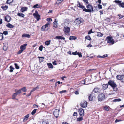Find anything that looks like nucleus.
<instances>
[{"label":"nucleus","mask_w":124,"mask_h":124,"mask_svg":"<svg viewBox=\"0 0 124 124\" xmlns=\"http://www.w3.org/2000/svg\"><path fill=\"white\" fill-rule=\"evenodd\" d=\"M42 124H49V123L46 121H44L42 122Z\"/></svg>","instance_id":"69168bd1"},{"label":"nucleus","mask_w":124,"mask_h":124,"mask_svg":"<svg viewBox=\"0 0 124 124\" xmlns=\"http://www.w3.org/2000/svg\"><path fill=\"white\" fill-rule=\"evenodd\" d=\"M3 34H4L5 35L8 34V32L7 31H5L3 32Z\"/></svg>","instance_id":"680f3d73"},{"label":"nucleus","mask_w":124,"mask_h":124,"mask_svg":"<svg viewBox=\"0 0 124 124\" xmlns=\"http://www.w3.org/2000/svg\"><path fill=\"white\" fill-rule=\"evenodd\" d=\"M29 117V114H27L24 117L23 119V122H24L27 121Z\"/></svg>","instance_id":"412c9836"},{"label":"nucleus","mask_w":124,"mask_h":124,"mask_svg":"<svg viewBox=\"0 0 124 124\" xmlns=\"http://www.w3.org/2000/svg\"><path fill=\"white\" fill-rule=\"evenodd\" d=\"M119 6L122 8H124V3L123 2L119 4Z\"/></svg>","instance_id":"c03bdc74"},{"label":"nucleus","mask_w":124,"mask_h":124,"mask_svg":"<svg viewBox=\"0 0 124 124\" xmlns=\"http://www.w3.org/2000/svg\"><path fill=\"white\" fill-rule=\"evenodd\" d=\"M37 110V109H35L33 110L31 114L32 115H34L36 112V111Z\"/></svg>","instance_id":"a18cd8bd"},{"label":"nucleus","mask_w":124,"mask_h":124,"mask_svg":"<svg viewBox=\"0 0 124 124\" xmlns=\"http://www.w3.org/2000/svg\"><path fill=\"white\" fill-rule=\"evenodd\" d=\"M75 23L77 24H79L82 22V21L80 19L78 18L76 19L75 21Z\"/></svg>","instance_id":"2eb2a0df"},{"label":"nucleus","mask_w":124,"mask_h":124,"mask_svg":"<svg viewBox=\"0 0 124 124\" xmlns=\"http://www.w3.org/2000/svg\"><path fill=\"white\" fill-rule=\"evenodd\" d=\"M66 78V77L65 76H62L61 77V79L62 80H64V78Z\"/></svg>","instance_id":"338daca9"},{"label":"nucleus","mask_w":124,"mask_h":124,"mask_svg":"<svg viewBox=\"0 0 124 124\" xmlns=\"http://www.w3.org/2000/svg\"><path fill=\"white\" fill-rule=\"evenodd\" d=\"M108 84H104L102 85V87L103 89L105 90L108 88Z\"/></svg>","instance_id":"a211bd4d"},{"label":"nucleus","mask_w":124,"mask_h":124,"mask_svg":"<svg viewBox=\"0 0 124 124\" xmlns=\"http://www.w3.org/2000/svg\"><path fill=\"white\" fill-rule=\"evenodd\" d=\"M121 100L120 98L116 99L113 100V101L114 102H119L121 101Z\"/></svg>","instance_id":"c9c22d12"},{"label":"nucleus","mask_w":124,"mask_h":124,"mask_svg":"<svg viewBox=\"0 0 124 124\" xmlns=\"http://www.w3.org/2000/svg\"><path fill=\"white\" fill-rule=\"evenodd\" d=\"M79 115L81 116L82 117L84 115V111L83 108H81L78 110Z\"/></svg>","instance_id":"4468645a"},{"label":"nucleus","mask_w":124,"mask_h":124,"mask_svg":"<svg viewBox=\"0 0 124 124\" xmlns=\"http://www.w3.org/2000/svg\"><path fill=\"white\" fill-rule=\"evenodd\" d=\"M98 34L97 36L99 37H102L103 36V34L100 32H97Z\"/></svg>","instance_id":"72a5a7b5"},{"label":"nucleus","mask_w":124,"mask_h":124,"mask_svg":"<svg viewBox=\"0 0 124 124\" xmlns=\"http://www.w3.org/2000/svg\"><path fill=\"white\" fill-rule=\"evenodd\" d=\"M105 20L108 22H110V18H107L106 19H105Z\"/></svg>","instance_id":"0e129e2a"},{"label":"nucleus","mask_w":124,"mask_h":124,"mask_svg":"<svg viewBox=\"0 0 124 124\" xmlns=\"http://www.w3.org/2000/svg\"><path fill=\"white\" fill-rule=\"evenodd\" d=\"M51 41L49 40L48 41H47L45 42V45H46L47 46L49 45Z\"/></svg>","instance_id":"f704fd0d"},{"label":"nucleus","mask_w":124,"mask_h":124,"mask_svg":"<svg viewBox=\"0 0 124 124\" xmlns=\"http://www.w3.org/2000/svg\"><path fill=\"white\" fill-rule=\"evenodd\" d=\"M43 46L41 45L39 47V49L41 51H42L43 50Z\"/></svg>","instance_id":"09e8293b"},{"label":"nucleus","mask_w":124,"mask_h":124,"mask_svg":"<svg viewBox=\"0 0 124 124\" xmlns=\"http://www.w3.org/2000/svg\"><path fill=\"white\" fill-rule=\"evenodd\" d=\"M107 42L108 43L113 44L114 43L113 39H112V37L111 36H107L106 38Z\"/></svg>","instance_id":"20e7f679"},{"label":"nucleus","mask_w":124,"mask_h":124,"mask_svg":"<svg viewBox=\"0 0 124 124\" xmlns=\"http://www.w3.org/2000/svg\"><path fill=\"white\" fill-rule=\"evenodd\" d=\"M3 34L2 33H0V40H3Z\"/></svg>","instance_id":"79ce46f5"},{"label":"nucleus","mask_w":124,"mask_h":124,"mask_svg":"<svg viewBox=\"0 0 124 124\" xmlns=\"http://www.w3.org/2000/svg\"><path fill=\"white\" fill-rule=\"evenodd\" d=\"M83 120V118L82 117H80L78 118L77 120V121H80L82 120Z\"/></svg>","instance_id":"de8ad7c7"},{"label":"nucleus","mask_w":124,"mask_h":124,"mask_svg":"<svg viewBox=\"0 0 124 124\" xmlns=\"http://www.w3.org/2000/svg\"><path fill=\"white\" fill-rule=\"evenodd\" d=\"M77 54L79 56V57H82V54L81 53L78 52L77 53Z\"/></svg>","instance_id":"6e6d98bb"},{"label":"nucleus","mask_w":124,"mask_h":124,"mask_svg":"<svg viewBox=\"0 0 124 124\" xmlns=\"http://www.w3.org/2000/svg\"><path fill=\"white\" fill-rule=\"evenodd\" d=\"M15 66L16 67V68L17 69H18L19 68V67L17 65V64L16 63H15L14 64Z\"/></svg>","instance_id":"5fc2aeb1"},{"label":"nucleus","mask_w":124,"mask_h":124,"mask_svg":"<svg viewBox=\"0 0 124 124\" xmlns=\"http://www.w3.org/2000/svg\"><path fill=\"white\" fill-rule=\"evenodd\" d=\"M86 8L87 9L84 8L83 9V11L86 12L91 13V12H93L94 10H93V7L90 4L87 5L86 6Z\"/></svg>","instance_id":"f257e3e1"},{"label":"nucleus","mask_w":124,"mask_h":124,"mask_svg":"<svg viewBox=\"0 0 124 124\" xmlns=\"http://www.w3.org/2000/svg\"><path fill=\"white\" fill-rule=\"evenodd\" d=\"M87 102L84 101L81 102L80 105L81 107L83 108H85L87 107Z\"/></svg>","instance_id":"f8f14e48"},{"label":"nucleus","mask_w":124,"mask_h":124,"mask_svg":"<svg viewBox=\"0 0 124 124\" xmlns=\"http://www.w3.org/2000/svg\"><path fill=\"white\" fill-rule=\"evenodd\" d=\"M20 89L21 90V91L22 90L23 92H26L27 91V90L26 89V87H23L22 88H21Z\"/></svg>","instance_id":"58836bf2"},{"label":"nucleus","mask_w":124,"mask_h":124,"mask_svg":"<svg viewBox=\"0 0 124 124\" xmlns=\"http://www.w3.org/2000/svg\"><path fill=\"white\" fill-rule=\"evenodd\" d=\"M97 6L98 8L99 9H102V6L100 4H98Z\"/></svg>","instance_id":"603ef678"},{"label":"nucleus","mask_w":124,"mask_h":124,"mask_svg":"<svg viewBox=\"0 0 124 124\" xmlns=\"http://www.w3.org/2000/svg\"><path fill=\"white\" fill-rule=\"evenodd\" d=\"M95 97V94L93 93H91L88 97L89 100V101H92L94 97Z\"/></svg>","instance_id":"ddd939ff"},{"label":"nucleus","mask_w":124,"mask_h":124,"mask_svg":"<svg viewBox=\"0 0 124 124\" xmlns=\"http://www.w3.org/2000/svg\"><path fill=\"white\" fill-rule=\"evenodd\" d=\"M78 4L77 5V7L82 9H84L85 8V7L81 5L79 1H78Z\"/></svg>","instance_id":"aec40b11"},{"label":"nucleus","mask_w":124,"mask_h":124,"mask_svg":"<svg viewBox=\"0 0 124 124\" xmlns=\"http://www.w3.org/2000/svg\"><path fill=\"white\" fill-rule=\"evenodd\" d=\"M79 89L78 90H77L74 92V93L75 94L78 95L79 94Z\"/></svg>","instance_id":"bf43d9fd"},{"label":"nucleus","mask_w":124,"mask_h":124,"mask_svg":"<svg viewBox=\"0 0 124 124\" xmlns=\"http://www.w3.org/2000/svg\"><path fill=\"white\" fill-rule=\"evenodd\" d=\"M6 26L7 27L10 28H13L14 27V25L10 24L9 23H8L6 25Z\"/></svg>","instance_id":"5701e85b"},{"label":"nucleus","mask_w":124,"mask_h":124,"mask_svg":"<svg viewBox=\"0 0 124 124\" xmlns=\"http://www.w3.org/2000/svg\"><path fill=\"white\" fill-rule=\"evenodd\" d=\"M47 65L48 66V67L49 68H53V67L52 64L50 63H48L47 64Z\"/></svg>","instance_id":"c85d7f7f"},{"label":"nucleus","mask_w":124,"mask_h":124,"mask_svg":"<svg viewBox=\"0 0 124 124\" xmlns=\"http://www.w3.org/2000/svg\"><path fill=\"white\" fill-rule=\"evenodd\" d=\"M50 24L49 23H46L45 25L43 26L41 28V30L42 31H46L48 30L49 28L48 27Z\"/></svg>","instance_id":"39448f33"},{"label":"nucleus","mask_w":124,"mask_h":124,"mask_svg":"<svg viewBox=\"0 0 124 124\" xmlns=\"http://www.w3.org/2000/svg\"><path fill=\"white\" fill-rule=\"evenodd\" d=\"M86 5L88 4V0H83Z\"/></svg>","instance_id":"864d4df0"},{"label":"nucleus","mask_w":124,"mask_h":124,"mask_svg":"<svg viewBox=\"0 0 124 124\" xmlns=\"http://www.w3.org/2000/svg\"><path fill=\"white\" fill-rule=\"evenodd\" d=\"M17 95L15 93H14L12 95V99H15L16 98Z\"/></svg>","instance_id":"e433bc0d"},{"label":"nucleus","mask_w":124,"mask_h":124,"mask_svg":"<svg viewBox=\"0 0 124 124\" xmlns=\"http://www.w3.org/2000/svg\"><path fill=\"white\" fill-rule=\"evenodd\" d=\"M27 45V44H24L20 46V50H19L17 53V54H19L25 50L26 48V46Z\"/></svg>","instance_id":"7ed1b4c3"},{"label":"nucleus","mask_w":124,"mask_h":124,"mask_svg":"<svg viewBox=\"0 0 124 124\" xmlns=\"http://www.w3.org/2000/svg\"><path fill=\"white\" fill-rule=\"evenodd\" d=\"M39 88V87L38 86H37V87L35 88H33V89H32L31 91V92H32L34 91H35L36 90H37Z\"/></svg>","instance_id":"37998d69"},{"label":"nucleus","mask_w":124,"mask_h":124,"mask_svg":"<svg viewBox=\"0 0 124 124\" xmlns=\"http://www.w3.org/2000/svg\"><path fill=\"white\" fill-rule=\"evenodd\" d=\"M60 111V109H56L53 111V114L56 118H57L58 117Z\"/></svg>","instance_id":"0eeeda50"},{"label":"nucleus","mask_w":124,"mask_h":124,"mask_svg":"<svg viewBox=\"0 0 124 124\" xmlns=\"http://www.w3.org/2000/svg\"><path fill=\"white\" fill-rule=\"evenodd\" d=\"M116 77L117 79L119 80H120L122 82H124V75H117Z\"/></svg>","instance_id":"1a4fd4ad"},{"label":"nucleus","mask_w":124,"mask_h":124,"mask_svg":"<svg viewBox=\"0 0 124 124\" xmlns=\"http://www.w3.org/2000/svg\"><path fill=\"white\" fill-rule=\"evenodd\" d=\"M55 38L58 39H62L63 40H65V39L64 37L60 36H56Z\"/></svg>","instance_id":"4be33fe9"},{"label":"nucleus","mask_w":124,"mask_h":124,"mask_svg":"<svg viewBox=\"0 0 124 124\" xmlns=\"http://www.w3.org/2000/svg\"><path fill=\"white\" fill-rule=\"evenodd\" d=\"M5 20L8 22H9L11 20V18L10 16L7 15L4 16Z\"/></svg>","instance_id":"9b49d317"},{"label":"nucleus","mask_w":124,"mask_h":124,"mask_svg":"<svg viewBox=\"0 0 124 124\" xmlns=\"http://www.w3.org/2000/svg\"><path fill=\"white\" fill-rule=\"evenodd\" d=\"M38 58H39V60L40 63H41L43 61V59H44V57H39Z\"/></svg>","instance_id":"cd10ccee"},{"label":"nucleus","mask_w":124,"mask_h":124,"mask_svg":"<svg viewBox=\"0 0 124 124\" xmlns=\"http://www.w3.org/2000/svg\"><path fill=\"white\" fill-rule=\"evenodd\" d=\"M13 1V0H7L6 3L7 4H10Z\"/></svg>","instance_id":"c756f323"},{"label":"nucleus","mask_w":124,"mask_h":124,"mask_svg":"<svg viewBox=\"0 0 124 124\" xmlns=\"http://www.w3.org/2000/svg\"><path fill=\"white\" fill-rule=\"evenodd\" d=\"M108 55L107 54H104V55L101 56V57H99L100 58H104L105 57H107Z\"/></svg>","instance_id":"e2e57ef3"},{"label":"nucleus","mask_w":124,"mask_h":124,"mask_svg":"<svg viewBox=\"0 0 124 124\" xmlns=\"http://www.w3.org/2000/svg\"><path fill=\"white\" fill-rule=\"evenodd\" d=\"M66 90H62L61 91H60L59 92V93H60V94H62L63 93H65L66 92Z\"/></svg>","instance_id":"4d7b16f0"},{"label":"nucleus","mask_w":124,"mask_h":124,"mask_svg":"<svg viewBox=\"0 0 124 124\" xmlns=\"http://www.w3.org/2000/svg\"><path fill=\"white\" fill-rule=\"evenodd\" d=\"M56 19H55V21L53 23V26L55 27H56L57 26V22L56 21Z\"/></svg>","instance_id":"393cba45"},{"label":"nucleus","mask_w":124,"mask_h":124,"mask_svg":"<svg viewBox=\"0 0 124 124\" xmlns=\"http://www.w3.org/2000/svg\"><path fill=\"white\" fill-rule=\"evenodd\" d=\"M8 49V47L4 45L3 46V49L4 51H6Z\"/></svg>","instance_id":"3c124183"},{"label":"nucleus","mask_w":124,"mask_h":124,"mask_svg":"<svg viewBox=\"0 0 124 124\" xmlns=\"http://www.w3.org/2000/svg\"><path fill=\"white\" fill-rule=\"evenodd\" d=\"M114 2L118 4L119 5V4L121 2V1L115 0L114 1Z\"/></svg>","instance_id":"49530a36"},{"label":"nucleus","mask_w":124,"mask_h":124,"mask_svg":"<svg viewBox=\"0 0 124 124\" xmlns=\"http://www.w3.org/2000/svg\"><path fill=\"white\" fill-rule=\"evenodd\" d=\"M108 84L112 88H115L117 87L116 84L114 83L113 81L109 80L108 82Z\"/></svg>","instance_id":"6e6552de"},{"label":"nucleus","mask_w":124,"mask_h":124,"mask_svg":"<svg viewBox=\"0 0 124 124\" xmlns=\"http://www.w3.org/2000/svg\"><path fill=\"white\" fill-rule=\"evenodd\" d=\"M33 15L37 21H39L40 19V16L39 14L37 11H35V12L33 14Z\"/></svg>","instance_id":"9d476101"},{"label":"nucleus","mask_w":124,"mask_h":124,"mask_svg":"<svg viewBox=\"0 0 124 124\" xmlns=\"http://www.w3.org/2000/svg\"><path fill=\"white\" fill-rule=\"evenodd\" d=\"M117 16H119L118 17L119 19H121L124 17V15H121L120 14H118L117 15Z\"/></svg>","instance_id":"473e14b6"},{"label":"nucleus","mask_w":124,"mask_h":124,"mask_svg":"<svg viewBox=\"0 0 124 124\" xmlns=\"http://www.w3.org/2000/svg\"><path fill=\"white\" fill-rule=\"evenodd\" d=\"M17 15L21 17H22L24 18V17L25 15L22 13H17Z\"/></svg>","instance_id":"bb28decb"},{"label":"nucleus","mask_w":124,"mask_h":124,"mask_svg":"<svg viewBox=\"0 0 124 124\" xmlns=\"http://www.w3.org/2000/svg\"><path fill=\"white\" fill-rule=\"evenodd\" d=\"M27 9V7H22L21 8L20 11L22 12H23L26 11Z\"/></svg>","instance_id":"f3484780"},{"label":"nucleus","mask_w":124,"mask_h":124,"mask_svg":"<svg viewBox=\"0 0 124 124\" xmlns=\"http://www.w3.org/2000/svg\"><path fill=\"white\" fill-rule=\"evenodd\" d=\"M9 68L10 69L9 71L10 72H13V70L15 69L13 67L12 65H11L10 66Z\"/></svg>","instance_id":"2f4dec72"},{"label":"nucleus","mask_w":124,"mask_h":124,"mask_svg":"<svg viewBox=\"0 0 124 124\" xmlns=\"http://www.w3.org/2000/svg\"><path fill=\"white\" fill-rule=\"evenodd\" d=\"M77 52L76 51L74 52H73L72 53V54L73 55H76L77 54Z\"/></svg>","instance_id":"774afa93"},{"label":"nucleus","mask_w":124,"mask_h":124,"mask_svg":"<svg viewBox=\"0 0 124 124\" xmlns=\"http://www.w3.org/2000/svg\"><path fill=\"white\" fill-rule=\"evenodd\" d=\"M85 38L89 40H91V39L89 35H88L86 36L85 37Z\"/></svg>","instance_id":"ea45409f"},{"label":"nucleus","mask_w":124,"mask_h":124,"mask_svg":"<svg viewBox=\"0 0 124 124\" xmlns=\"http://www.w3.org/2000/svg\"><path fill=\"white\" fill-rule=\"evenodd\" d=\"M15 91L16 92L15 93H16V94L18 95V94H20L21 93V90L19 89L18 90H17L16 89L15 90Z\"/></svg>","instance_id":"7c9ffc66"},{"label":"nucleus","mask_w":124,"mask_h":124,"mask_svg":"<svg viewBox=\"0 0 124 124\" xmlns=\"http://www.w3.org/2000/svg\"><path fill=\"white\" fill-rule=\"evenodd\" d=\"M70 28L68 27H64V28L63 31L64 32L65 34L67 35L70 33Z\"/></svg>","instance_id":"423d86ee"},{"label":"nucleus","mask_w":124,"mask_h":124,"mask_svg":"<svg viewBox=\"0 0 124 124\" xmlns=\"http://www.w3.org/2000/svg\"><path fill=\"white\" fill-rule=\"evenodd\" d=\"M39 5L38 4H37L36 5H34L33 6V8H40L39 7Z\"/></svg>","instance_id":"8fccbe9b"},{"label":"nucleus","mask_w":124,"mask_h":124,"mask_svg":"<svg viewBox=\"0 0 124 124\" xmlns=\"http://www.w3.org/2000/svg\"><path fill=\"white\" fill-rule=\"evenodd\" d=\"M92 29L89 31L88 33V34H89L92 33H93L94 32L92 31Z\"/></svg>","instance_id":"052dcab7"},{"label":"nucleus","mask_w":124,"mask_h":124,"mask_svg":"<svg viewBox=\"0 0 124 124\" xmlns=\"http://www.w3.org/2000/svg\"><path fill=\"white\" fill-rule=\"evenodd\" d=\"M104 108L105 110L107 111H109V108L107 107H104Z\"/></svg>","instance_id":"13d9d810"},{"label":"nucleus","mask_w":124,"mask_h":124,"mask_svg":"<svg viewBox=\"0 0 124 124\" xmlns=\"http://www.w3.org/2000/svg\"><path fill=\"white\" fill-rule=\"evenodd\" d=\"M93 91L94 92L98 93H100L101 90L100 88L98 87H96L94 88Z\"/></svg>","instance_id":"dca6fc26"},{"label":"nucleus","mask_w":124,"mask_h":124,"mask_svg":"<svg viewBox=\"0 0 124 124\" xmlns=\"http://www.w3.org/2000/svg\"><path fill=\"white\" fill-rule=\"evenodd\" d=\"M30 35L25 34H23L22 35V38L27 37L28 38H30Z\"/></svg>","instance_id":"6ab92c4d"},{"label":"nucleus","mask_w":124,"mask_h":124,"mask_svg":"<svg viewBox=\"0 0 124 124\" xmlns=\"http://www.w3.org/2000/svg\"><path fill=\"white\" fill-rule=\"evenodd\" d=\"M1 8H2L3 10L5 11L7 9L8 6L7 5L3 6L1 7Z\"/></svg>","instance_id":"a878e982"},{"label":"nucleus","mask_w":124,"mask_h":124,"mask_svg":"<svg viewBox=\"0 0 124 124\" xmlns=\"http://www.w3.org/2000/svg\"><path fill=\"white\" fill-rule=\"evenodd\" d=\"M60 62V60L57 61L55 60L54 61L52 62V63L53 65H55L57 64V63H56L57 62H58H58Z\"/></svg>","instance_id":"4c0bfd02"},{"label":"nucleus","mask_w":124,"mask_h":124,"mask_svg":"<svg viewBox=\"0 0 124 124\" xmlns=\"http://www.w3.org/2000/svg\"><path fill=\"white\" fill-rule=\"evenodd\" d=\"M64 0H58L56 2V3L58 4H59L61 3Z\"/></svg>","instance_id":"a19ab883"},{"label":"nucleus","mask_w":124,"mask_h":124,"mask_svg":"<svg viewBox=\"0 0 124 124\" xmlns=\"http://www.w3.org/2000/svg\"><path fill=\"white\" fill-rule=\"evenodd\" d=\"M77 37L76 36H71L70 37L69 39L70 40H75L77 39Z\"/></svg>","instance_id":"b1692460"},{"label":"nucleus","mask_w":124,"mask_h":124,"mask_svg":"<svg viewBox=\"0 0 124 124\" xmlns=\"http://www.w3.org/2000/svg\"><path fill=\"white\" fill-rule=\"evenodd\" d=\"M97 98L99 101L101 102L104 101L105 98V94L103 93H100L98 95Z\"/></svg>","instance_id":"f03ea898"}]
</instances>
